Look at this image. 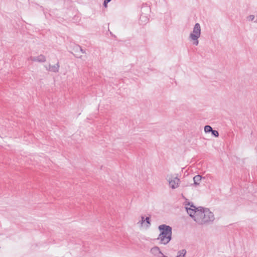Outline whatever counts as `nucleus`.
Masks as SVG:
<instances>
[{
    "label": "nucleus",
    "instance_id": "1",
    "mask_svg": "<svg viewBox=\"0 0 257 257\" xmlns=\"http://www.w3.org/2000/svg\"><path fill=\"white\" fill-rule=\"evenodd\" d=\"M213 213L207 208L194 206V221L199 224H206L214 220Z\"/></svg>",
    "mask_w": 257,
    "mask_h": 257
},
{
    "label": "nucleus",
    "instance_id": "2",
    "mask_svg": "<svg viewBox=\"0 0 257 257\" xmlns=\"http://www.w3.org/2000/svg\"><path fill=\"white\" fill-rule=\"evenodd\" d=\"M159 229L160 233L157 239L160 244L166 245L172 238V228L170 226L162 224L159 226Z\"/></svg>",
    "mask_w": 257,
    "mask_h": 257
},
{
    "label": "nucleus",
    "instance_id": "3",
    "mask_svg": "<svg viewBox=\"0 0 257 257\" xmlns=\"http://www.w3.org/2000/svg\"><path fill=\"white\" fill-rule=\"evenodd\" d=\"M166 179L169 182L170 187L172 189H176L179 187L180 184V179L175 175H168Z\"/></svg>",
    "mask_w": 257,
    "mask_h": 257
},
{
    "label": "nucleus",
    "instance_id": "4",
    "mask_svg": "<svg viewBox=\"0 0 257 257\" xmlns=\"http://www.w3.org/2000/svg\"><path fill=\"white\" fill-rule=\"evenodd\" d=\"M201 36V27L199 24L196 23L194 27V45L197 46L199 44L198 39Z\"/></svg>",
    "mask_w": 257,
    "mask_h": 257
},
{
    "label": "nucleus",
    "instance_id": "5",
    "mask_svg": "<svg viewBox=\"0 0 257 257\" xmlns=\"http://www.w3.org/2000/svg\"><path fill=\"white\" fill-rule=\"evenodd\" d=\"M28 60L32 62L43 63L46 62V58L44 55L41 54L37 56H30L29 57Z\"/></svg>",
    "mask_w": 257,
    "mask_h": 257
},
{
    "label": "nucleus",
    "instance_id": "6",
    "mask_svg": "<svg viewBox=\"0 0 257 257\" xmlns=\"http://www.w3.org/2000/svg\"><path fill=\"white\" fill-rule=\"evenodd\" d=\"M152 254L156 257H164V254L161 251L158 246H154L150 250Z\"/></svg>",
    "mask_w": 257,
    "mask_h": 257
},
{
    "label": "nucleus",
    "instance_id": "7",
    "mask_svg": "<svg viewBox=\"0 0 257 257\" xmlns=\"http://www.w3.org/2000/svg\"><path fill=\"white\" fill-rule=\"evenodd\" d=\"M184 205L185 206L186 210L187 213L191 217H193V203L187 202L186 201L184 203Z\"/></svg>",
    "mask_w": 257,
    "mask_h": 257
},
{
    "label": "nucleus",
    "instance_id": "8",
    "mask_svg": "<svg viewBox=\"0 0 257 257\" xmlns=\"http://www.w3.org/2000/svg\"><path fill=\"white\" fill-rule=\"evenodd\" d=\"M202 179V176L199 175H196L194 177V187H196L200 185Z\"/></svg>",
    "mask_w": 257,
    "mask_h": 257
},
{
    "label": "nucleus",
    "instance_id": "9",
    "mask_svg": "<svg viewBox=\"0 0 257 257\" xmlns=\"http://www.w3.org/2000/svg\"><path fill=\"white\" fill-rule=\"evenodd\" d=\"M59 63H57L56 64L54 65H49L48 68L47 67L46 68L50 71L56 73L59 71Z\"/></svg>",
    "mask_w": 257,
    "mask_h": 257
},
{
    "label": "nucleus",
    "instance_id": "10",
    "mask_svg": "<svg viewBox=\"0 0 257 257\" xmlns=\"http://www.w3.org/2000/svg\"><path fill=\"white\" fill-rule=\"evenodd\" d=\"M205 133H211L212 135L217 137L218 136V133L215 130H204Z\"/></svg>",
    "mask_w": 257,
    "mask_h": 257
},
{
    "label": "nucleus",
    "instance_id": "11",
    "mask_svg": "<svg viewBox=\"0 0 257 257\" xmlns=\"http://www.w3.org/2000/svg\"><path fill=\"white\" fill-rule=\"evenodd\" d=\"M186 253L185 249H182L178 252V255L176 257H184Z\"/></svg>",
    "mask_w": 257,
    "mask_h": 257
},
{
    "label": "nucleus",
    "instance_id": "12",
    "mask_svg": "<svg viewBox=\"0 0 257 257\" xmlns=\"http://www.w3.org/2000/svg\"><path fill=\"white\" fill-rule=\"evenodd\" d=\"M74 51L75 52H78L79 51H80L82 54L85 53V51L82 49V48L79 45H76L74 47Z\"/></svg>",
    "mask_w": 257,
    "mask_h": 257
},
{
    "label": "nucleus",
    "instance_id": "13",
    "mask_svg": "<svg viewBox=\"0 0 257 257\" xmlns=\"http://www.w3.org/2000/svg\"><path fill=\"white\" fill-rule=\"evenodd\" d=\"M255 17L254 15H250L247 17L246 19L248 21L251 22L254 21Z\"/></svg>",
    "mask_w": 257,
    "mask_h": 257
},
{
    "label": "nucleus",
    "instance_id": "14",
    "mask_svg": "<svg viewBox=\"0 0 257 257\" xmlns=\"http://www.w3.org/2000/svg\"><path fill=\"white\" fill-rule=\"evenodd\" d=\"M145 221L148 224V226L150 225L151 223H150V219L149 217H147L146 218Z\"/></svg>",
    "mask_w": 257,
    "mask_h": 257
},
{
    "label": "nucleus",
    "instance_id": "15",
    "mask_svg": "<svg viewBox=\"0 0 257 257\" xmlns=\"http://www.w3.org/2000/svg\"><path fill=\"white\" fill-rule=\"evenodd\" d=\"M145 219L144 217L142 216L141 217V220L140 221L141 225H143V224L145 222Z\"/></svg>",
    "mask_w": 257,
    "mask_h": 257
},
{
    "label": "nucleus",
    "instance_id": "16",
    "mask_svg": "<svg viewBox=\"0 0 257 257\" xmlns=\"http://www.w3.org/2000/svg\"><path fill=\"white\" fill-rule=\"evenodd\" d=\"M111 0H105L104 2V6L105 7H107V4Z\"/></svg>",
    "mask_w": 257,
    "mask_h": 257
},
{
    "label": "nucleus",
    "instance_id": "17",
    "mask_svg": "<svg viewBox=\"0 0 257 257\" xmlns=\"http://www.w3.org/2000/svg\"><path fill=\"white\" fill-rule=\"evenodd\" d=\"M204 128H207V129H209V128H212L210 125H205L204 126Z\"/></svg>",
    "mask_w": 257,
    "mask_h": 257
},
{
    "label": "nucleus",
    "instance_id": "18",
    "mask_svg": "<svg viewBox=\"0 0 257 257\" xmlns=\"http://www.w3.org/2000/svg\"><path fill=\"white\" fill-rule=\"evenodd\" d=\"M190 38L193 39V33H191L190 34Z\"/></svg>",
    "mask_w": 257,
    "mask_h": 257
}]
</instances>
